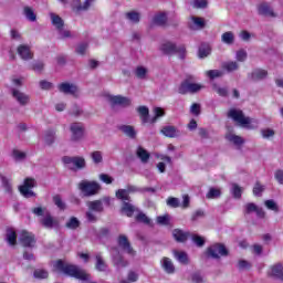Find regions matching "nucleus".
<instances>
[{"label":"nucleus","mask_w":283,"mask_h":283,"mask_svg":"<svg viewBox=\"0 0 283 283\" xmlns=\"http://www.w3.org/2000/svg\"><path fill=\"white\" fill-rule=\"evenodd\" d=\"M228 118H232L234 123L245 129H255L258 127V119L244 116V113L241 109L231 108L228 112Z\"/></svg>","instance_id":"nucleus-1"},{"label":"nucleus","mask_w":283,"mask_h":283,"mask_svg":"<svg viewBox=\"0 0 283 283\" xmlns=\"http://www.w3.org/2000/svg\"><path fill=\"white\" fill-rule=\"evenodd\" d=\"M70 132L72 143H81L85 138V125L83 123H72L70 125Z\"/></svg>","instance_id":"nucleus-2"},{"label":"nucleus","mask_w":283,"mask_h":283,"mask_svg":"<svg viewBox=\"0 0 283 283\" xmlns=\"http://www.w3.org/2000/svg\"><path fill=\"white\" fill-rule=\"evenodd\" d=\"M78 189L84 196H96L101 191V185L96 181L83 180L78 184Z\"/></svg>","instance_id":"nucleus-3"},{"label":"nucleus","mask_w":283,"mask_h":283,"mask_svg":"<svg viewBox=\"0 0 283 283\" xmlns=\"http://www.w3.org/2000/svg\"><path fill=\"white\" fill-rule=\"evenodd\" d=\"M205 90V85L198 83H191L189 80H185L179 86V94H196Z\"/></svg>","instance_id":"nucleus-4"},{"label":"nucleus","mask_w":283,"mask_h":283,"mask_svg":"<svg viewBox=\"0 0 283 283\" xmlns=\"http://www.w3.org/2000/svg\"><path fill=\"white\" fill-rule=\"evenodd\" d=\"M63 163L64 165H67L69 169H85V158L75 156V157H70L65 156L63 157Z\"/></svg>","instance_id":"nucleus-5"},{"label":"nucleus","mask_w":283,"mask_h":283,"mask_svg":"<svg viewBox=\"0 0 283 283\" xmlns=\"http://www.w3.org/2000/svg\"><path fill=\"white\" fill-rule=\"evenodd\" d=\"M208 256L218 260L224 255H229V251L223 244L217 243L208 248L207 250Z\"/></svg>","instance_id":"nucleus-6"},{"label":"nucleus","mask_w":283,"mask_h":283,"mask_svg":"<svg viewBox=\"0 0 283 283\" xmlns=\"http://www.w3.org/2000/svg\"><path fill=\"white\" fill-rule=\"evenodd\" d=\"M34 187H36V181L32 178H27L24 184L19 187V191L24 198H33L34 191H32V189H34Z\"/></svg>","instance_id":"nucleus-7"},{"label":"nucleus","mask_w":283,"mask_h":283,"mask_svg":"<svg viewBox=\"0 0 283 283\" xmlns=\"http://www.w3.org/2000/svg\"><path fill=\"white\" fill-rule=\"evenodd\" d=\"M11 95H12V98H14V101L21 105V107H25V105L30 104V95L21 92L18 88H12Z\"/></svg>","instance_id":"nucleus-8"},{"label":"nucleus","mask_w":283,"mask_h":283,"mask_svg":"<svg viewBox=\"0 0 283 283\" xmlns=\"http://www.w3.org/2000/svg\"><path fill=\"white\" fill-rule=\"evenodd\" d=\"M111 255H112V262H113L114 266H116V269H125V266H127L129 264V262H127L123 258V255L116 248L112 250Z\"/></svg>","instance_id":"nucleus-9"},{"label":"nucleus","mask_w":283,"mask_h":283,"mask_svg":"<svg viewBox=\"0 0 283 283\" xmlns=\"http://www.w3.org/2000/svg\"><path fill=\"white\" fill-rule=\"evenodd\" d=\"M57 90L62 92V94H70L71 96H76L78 94V87L67 82L59 84Z\"/></svg>","instance_id":"nucleus-10"},{"label":"nucleus","mask_w":283,"mask_h":283,"mask_svg":"<svg viewBox=\"0 0 283 283\" xmlns=\"http://www.w3.org/2000/svg\"><path fill=\"white\" fill-rule=\"evenodd\" d=\"M118 247L125 251V253H128V255H136V252L132 248V244H129V240L125 234H122L117 239Z\"/></svg>","instance_id":"nucleus-11"},{"label":"nucleus","mask_w":283,"mask_h":283,"mask_svg":"<svg viewBox=\"0 0 283 283\" xmlns=\"http://www.w3.org/2000/svg\"><path fill=\"white\" fill-rule=\"evenodd\" d=\"M18 54L22 59V61H30L34 57V53L30 45L21 44L18 46Z\"/></svg>","instance_id":"nucleus-12"},{"label":"nucleus","mask_w":283,"mask_h":283,"mask_svg":"<svg viewBox=\"0 0 283 283\" xmlns=\"http://www.w3.org/2000/svg\"><path fill=\"white\" fill-rule=\"evenodd\" d=\"M108 101L112 105H120L122 107H129L132 105V99L120 95H109Z\"/></svg>","instance_id":"nucleus-13"},{"label":"nucleus","mask_w":283,"mask_h":283,"mask_svg":"<svg viewBox=\"0 0 283 283\" xmlns=\"http://www.w3.org/2000/svg\"><path fill=\"white\" fill-rule=\"evenodd\" d=\"M20 242L24 247H34V244H36V240L34 239V234H32L31 232H28L25 230H22V232L20 234Z\"/></svg>","instance_id":"nucleus-14"},{"label":"nucleus","mask_w":283,"mask_h":283,"mask_svg":"<svg viewBox=\"0 0 283 283\" xmlns=\"http://www.w3.org/2000/svg\"><path fill=\"white\" fill-rule=\"evenodd\" d=\"M266 76H269V72L266 70L255 69L248 75V78H250V81L258 82V81H264Z\"/></svg>","instance_id":"nucleus-15"},{"label":"nucleus","mask_w":283,"mask_h":283,"mask_svg":"<svg viewBox=\"0 0 283 283\" xmlns=\"http://www.w3.org/2000/svg\"><path fill=\"white\" fill-rule=\"evenodd\" d=\"M226 139L228 140V143H230L231 145H234V147H237L238 149H240V147H242V145H244V138L235 135L234 133H227L226 134Z\"/></svg>","instance_id":"nucleus-16"},{"label":"nucleus","mask_w":283,"mask_h":283,"mask_svg":"<svg viewBox=\"0 0 283 283\" xmlns=\"http://www.w3.org/2000/svg\"><path fill=\"white\" fill-rule=\"evenodd\" d=\"M161 134L167 138H178L180 136V130L176 128V126H164L161 128Z\"/></svg>","instance_id":"nucleus-17"},{"label":"nucleus","mask_w":283,"mask_h":283,"mask_svg":"<svg viewBox=\"0 0 283 283\" xmlns=\"http://www.w3.org/2000/svg\"><path fill=\"white\" fill-rule=\"evenodd\" d=\"M244 213H256L258 218H264V210L258 207L255 203H247L244 207Z\"/></svg>","instance_id":"nucleus-18"},{"label":"nucleus","mask_w":283,"mask_h":283,"mask_svg":"<svg viewBox=\"0 0 283 283\" xmlns=\"http://www.w3.org/2000/svg\"><path fill=\"white\" fill-rule=\"evenodd\" d=\"M92 3H94V0H84L83 2L81 0H73L72 7L77 12H81V10H88Z\"/></svg>","instance_id":"nucleus-19"},{"label":"nucleus","mask_w":283,"mask_h":283,"mask_svg":"<svg viewBox=\"0 0 283 283\" xmlns=\"http://www.w3.org/2000/svg\"><path fill=\"white\" fill-rule=\"evenodd\" d=\"M269 275L271 277H276V280H282L283 282V266L281 263H277L275 265H272L270 271H269Z\"/></svg>","instance_id":"nucleus-20"},{"label":"nucleus","mask_w":283,"mask_h":283,"mask_svg":"<svg viewBox=\"0 0 283 283\" xmlns=\"http://www.w3.org/2000/svg\"><path fill=\"white\" fill-rule=\"evenodd\" d=\"M172 255H174L175 260H177V262H179V264H184V265L189 264V255L187 254V252L174 250Z\"/></svg>","instance_id":"nucleus-21"},{"label":"nucleus","mask_w":283,"mask_h":283,"mask_svg":"<svg viewBox=\"0 0 283 283\" xmlns=\"http://www.w3.org/2000/svg\"><path fill=\"white\" fill-rule=\"evenodd\" d=\"M258 12L259 14H262L263 17H277V14H275V12H273V9L271 8V6H269V3H261L258 7Z\"/></svg>","instance_id":"nucleus-22"},{"label":"nucleus","mask_w":283,"mask_h":283,"mask_svg":"<svg viewBox=\"0 0 283 283\" xmlns=\"http://www.w3.org/2000/svg\"><path fill=\"white\" fill-rule=\"evenodd\" d=\"M41 224L45 229H54V224H56V220L50 212H45L44 218L41 219Z\"/></svg>","instance_id":"nucleus-23"},{"label":"nucleus","mask_w":283,"mask_h":283,"mask_svg":"<svg viewBox=\"0 0 283 283\" xmlns=\"http://www.w3.org/2000/svg\"><path fill=\"white\" fill-rule=\"evenodd\" d=\"M161 266L164 271H166L168 274H174L176 273V266L174 265V261L171 259L164 256L161 259Z\"/></svg>","instance_id":"nucleus-24"},{"label":"nucleus","mask_w":283,"mask_h":283,"mask_svg":"<svg viewBox=\"0 0 283 283\" xmlns=\"http://www.w3.org/2000/svg\"><path fill=\"white\" fill-rule=\"evenodd\" d=\"M122 211H123V213H126V216L128 218H132L134 216V213L138 212V208H136V206H134L127 201H124Z\"/></svg>","instance_id":"nucleus-25"},{"label":"nucleus","mask_w":283,"mask_h":283,"mask_svg":"<svg viewBox=\"0 0 283 283\" xmlns=\"http://www.w3.org/2000/svg\"><path fill=\"white\" fill-rule=\"evenodd\" d=\"M51 17V23L54 25L55 30H61V28H64L65 22L62 18L59 17L56 13H50Z\"/></svg>","instance_id":"nucleus-26"},{"label":"nucleus","mask_w":283,"mask_h":283,"mask_svg":"<svg viewBox=\"0 0 283 283\" xmlns=\"http://www.w3.org/2000/svg\"><path fill=\"white\" fill-rule=\"evenodd\" d=\"M137 112L140 116L142 123L145 125L149 123V108L147 106H139L137 107Z\"/></svg>","instance_id":"nucleus-27"},{"label":"nucleus","mask_w":283,"mask_h":283,"mask_svg":"<svg viewBox=\"0 0 283 283\" xmlns=\"http://www.w3.org/2000/svg\"><path fill=\"white\" fill-rule=\"evenodd\" d=\"M176 46L174 42H164L160 45V50L164 54H176Z\"/></svg>","instance_id":"nucleus-28"},{"label":"nucleus","mask_w":283,"mask_h":283,"mask_svg":"<svg viewBox=\"0 0 283 283\" xmlns=\"http://www.w3.org/2000/svg\"><path fill=\"white\" fill-rule=\"evenodd\" d=\"M95 260H96V263H95V269L96 271H107V263L105 262V260H103V255H101V253H97L95 255Z\"/></svg>","instance_id":"nucleus-29"},{"label":"nucleus","mask_w":283,"mask_h":283,"mask_svg":"<svg viewBox=\"0 0 283 283\" xmlns=\"http://www.w3.org/2000/svg\"><path fill=\"white\" fill-rule=\"evenodd\" d=\"M23 15L25 17L27 21H31V23H34V21H36V13L31 7L23 8Z\"/></svg>","instance_id":"nucleus-30"},{"label":"nucleus","mask_w":283,"mask_h":283,"mask_svg":"<svg viewBox=\"0 0 283 283\" xmlns=\"http://www.w3.org/2000/svg\"><path fill=\"white\" fill-rule=\"evenodd\" d=\"M172 235H174V238H175V240H176L177 242H185V241L187 240V238H189V233L184 232V231L180 230V229H175V230L172 231Z\"/></svg>","instance_id":"nucleus-31"},{"label":"nucleus","mask_w":283,"mask_h":283,"mask_svg":"<svg viewBox=\"0 0 283 283\" xmlns=\"http://www.w3.org/2000/svg\"><path fill=\"white\" fill-rule=\"evenodd\" d=\"M221 41H222V43H226V45H233V43L235 41V35L231 31L224 32L221 35Z\"/></svg>","instance_id":"nucleus-32"},{"label":"nucleus","mask_w":283,"mask_h":283,"mask_svg":"<svg viewBox=\"0 0 283 283\" xmlns=\"http://www.w3.org/2000/svg\"><path fill=\"white\" fill-rule=\"evenodd\" d=\"M191 21H192V24L190 25L191 30H202V28H205V19L192 17Z\"/></svg>","instance_id":"nucleus-33"},{"label":"nucleus","mask_w":283,"mask_h":283,"mask_svg":"<svg viewBox=\"0 0 283 283\" xmlns=\"http://www.w3.org/2000/svg\"><path fill=\"white\" fill-rule=\"evenodd\" d=\"M7 242L10 247L17 244V232L12 228L7 229Z\"/></svg>","instance_id":"nucleus-34"},{"label":"nucleus","mask_w":283,"mask_h":283,"mask_svg":"<svg viewBox=\"0 0 283 283\" xmlns=\"http://www.w3.org/2000/svg\"><path fill=\"white\" fill-rule=\"evenodd\" d=\"M120 132H123L125 136H128V138H136L137 133L134 126H129V125L120 126Z\"/></svg>","instance_id":"nucleus-35"},{"label":"nucleus","mask_w":283,"mask_h":283,"mask_svg":"<svg viewBox=\"0 0 283 283\" xmlns=\"http://www.w3.org/2000/svg\"><path fill=\"white\" fill-rule=\"evenodd\" d=\"M154 25H165L167 23V13H157L153 18Z\"/></svg>","instance_id":"nucleus-36"},{"label":"nucleus","mask_w":283,"mask_h":283,"mask_svg":"<svg viewBox=\"0 0 283 283\" xmlns=\"http://www.w3.org/2000/svg\"><path fill=\"white\" fill-rule=\"evenodd\" d=\"M125 17L130 23H140V13L136 11H129L125 14Z\"/></svg>","instance_id":"nucleus-37"},{"label":"nucleus","mask_w":283,"mask_h":283,"mask_svg":"<svg viewBox=\"0 0 283 283\" xmlns=\"http://www.w3.org/2000/svg\"><path fill=\"white\" fill-rule=\"evenodd\" d=\"M198 54L199 59H207L211 54V46L209 44H201Z\"/></svg>","instance_id":"nucleus-38"},{"label":"nucleus","mask_w":283,"mask_h":283,"mask_svg":"<svg viewBox=\"0 0 283 283\" xmlns=\"http://www.w3.org/2000/svg\"><path fill=\"white\" fill-rule=\"evenodd\" d=\"M223 70H227V72H238V70H240V64H238V62H226L223 64Z\"/></svg>","instance_id":"nucleus-39"},{"label":"nucleus","mask_w":283,"mask_h":283,"mask_svg":"<svg viewBox=\"0 0 283 283\" xmlns=\"http://www.w3.org/2000/svg\"><path fill=\"white\" fill-rule=\"evenodd\" d=\"M88 209L91 211H95L96 213H101V211H103V202H101V201H91L88 203Z\"/></svg>","instance_id":"nucleus-40"},{"label":"nucleus","mask_w":283,"mask_h":283,"mask_svg":"<svg viewBox=\"0 0 283 283\" xmlns=\"http://www.w3.org/2000/svg\"><path fill=\"white\" fill-rule=\"evenodd\" d=\"M137 156L142 160V163H147L149 160V154L143 147L137 148Z\"/></svg>","instance_id":"nucleus-41"},{"label":"nucleus","mask_w":283,"mask_h":283,"mask_svg":"<svg viewBox=\"0 0 283 283\" xmlns=\"http://www.w3.org/2000/svg\"><path fill=\"white\" fill-rule=\"evenodd\" d=\"M221 191L218 188H210L208 193L206 195V198H208V200H213L216 198H220L221 196Z\"/></svg>","instance_id":"nucleus-42"},{"label":"nucleus","mask_w":283,"mask_h":283,"mask_svg":"<svg viewBox=\"0 0 283 283\" xmlns=\"http://www.w3.org/2000/svg\"><path fill=\"white\" fill-rule=\"evenodd\" d=\"M147 72H148L147 67L137 66L135 70V75L137 76V78L145 80L147 78Z\"/></svg>","instance_id":"nucleus-43"},{"label":"nucleus","mask_w":283,"mask_h":283,"mask_svg":"<svg viewBox=\"0 0 283 283\" xmlns=\"http://www.w3.org/2000/svg\"><path fill=\"white\" fill-rule=\"evenodd\" d=\"M43 139L45 145H52V143H54L55 139V133L53 130H46L44 133Z\"/></svg>","instance_id":"nucleus-44"},{"label":"nucleus","mask_w":283,"mask_h":283,"mask_svg":"<svg viewBox=\"0 0 283 283\" xmlns=\"http://www.w3.org/2000/svg\"><path fill=\"white\" fill-rule=\"evenodd\" d=\"M116 198L123 200V202L129 201V192H127V189H119L116 191Z\"/></svg>","instance_id":"nucleus-45"},{"label":"nucleus","mask_w":283,"mask_h":283,"mask_svg":"<svg viewBox=\"0 0 283 283\" xmlns=\"http://www.w3.org/2000/svg\"><path fill=\"white\" fill-rule=\"evenodd\" d=\"M153 112L155 116L150 119V123H156L158 118H163V116H165V109H163L161 107H155Z\"/></svg>","instance_id":"nucleus-46"},{"label":"nucleus","mask_w":283,"mask_h":283,"mask_svg":"<svg viewBox=\"0 0 283 283\" xmlns=\"http://www.w3.org/2000/svg\"><path fill=\"white\" fill-rule=\"evenodd\" d=\"M224 72L220 71V70H210L206 72V76H208V78H211L213 81V78H220V76H223Z\"/></svg>","instance_id":"nucleus-47"},{"label":"nucleus","mask_w":283,"mask_h":283,"mask_svg":"<svg viewBox=\"0 0 283 283\" xmlns=\"http://www.w3.org/2000/svg\"><path fill=\"white\" fill-rule=\"evenodd\" d=\"M53 202L60 209V211H65V201L61 198V196L56 195L53 197Z\"/></svg>","instance_id":"nucleus-48"},{"label":"nucleus","mask_w":283,"mask_h":283,"mask_svg":"<svg viewBox=\"0 0 283 283\" xmlns=\"http://www.w3.org/2000/svg\"><path fill=\"white\" fill-rule=\"evenodd\" d=\"M91 158L95 165H101L103 163V153L95 150L91 154Z\"/></svg>","instance_id":"nucleus-49"},{"label":"nucleus","mask_w":283,"mask_h":283,"mask_svg":"<svg viewBox=\"0 0 283 283\" xmlns=\"http://www.w3.org/2000/svg\"><path fill=\"white\" fill-rule=\"evenodd\" d=\"M166 205L172 209H178V207H180V199L176 197H169L166 201Z\"/></svg>","instance_id":"nucleus-50"},{"label":"nucleus","mask_w":283,"mask_h":283,"mask_svg":"<svg viewBox=\"0 0 283 283\" xmlns=\"http://www.w3.org/2000/svg\"><path fill=\"white\" fill-rule=\"evenodd\" d=\"M12 157L17 160V163H21V160H25L27 155L24 151H21L19 149H14L12 151Z\"/></svg>","instance_id":"nucleus-51"},{"label":"nucleus","mask_w":283,"mask_h":283,"mask_svg":"<svg viewBox=\"0 0 283 283\" xmlns=\"http://www.w3.org/2000/svg\"><path fill=\"white\" fill-rule=\"evenodd\" d=\"M208 4H209V2L207 0H192L191 1L192 8H196L197 10L205 9V8H207Z\"/></svg>","instance_id":"nucleus-52"},{"label":"nucleus","mask_w":283,"mask_h":283,"mask_svg":"<svg viewBox=\"0 0 283 283\" xmlns=\"http://www.w3.org/2000/svg\"><path fill=\"white\" fill-rule=\"evenodd\" d=\"M212 90L217 92L220 96H223V97L229 96V88L227 87H221L218 84H214L212 86Z\"/></svg>","instance_id":"nucleus-53"},{"label":"nucleus","mask_w":283,"mask_h":283,"mask_svg":"<svg viewBox=\"0 0 283 283\" xmlns=\"http://www.w3.org/2000/svg\"><path fill=\"white\" fill-rule=\"evenodd\" d=\"M2 187L7 193L12 192V181L8 179L7 177H2Z\"/></svg>","instance_id":"nucleus-54"},{"label":"nucleus","mask_w":283,"mask_h":283,"mask_svg":"<svg viewBox=\"0 0 283 283\" xmlns=\"http://www.w3.org/2000/svg\"><path fill=\"white\" fill-rule=\"evenodd\" d=\"M175 54H178L179 59L185 60L187 56V48L182 44L176 46Z\"/></svg>","instance_id":"nucleus-55"},{"label":"nucleus","mask_w":283,"mask_h":283,"mask_svg":"<svg viewBox=\"0 0 283 283\" xmlns=\"http://www.w3.org/2000/svg\"><path fill=\"white\" fill-rule=\"evenodd\" d=\"M67 229H78L81 227V221L76 219V217H72L67 222H66Z\"/></svg>","instance_id":"nucleus-56"},{"label":"nucleus","mask_w":283,"mask_h":283,"mask_svg":"<svg viewBox=\"0 0 283 283\" xmlns=\"http://www.w3.org/2000/svg\"><path fill=\"white\" fill-rule=\"evenodd\" d=\"M136 220L137 222H143L144 224H151V219H149V217L143 212H138Z\"/></svg>","instance_id":"nucleus-57"},{"label":"nucleus","mask_w":283,"mask_h":283,"mask_svg":"<svg viewBox=\"0 0 283 283\" xmlns=\"http://www.w3.org/2000/svg\"><path fill=\"white\" fill-rule=\"evenodd\" d=\"M231 193L234 198H242V188L237 184H232Z\"/></svg>","instance_id":"nucleus-58"},{"label":"nucleus","mask_w":283,"mask_h":283,"mask_svg":"<svg viewBox=\"0 0 283 283\" xmlns=\"http://www.w3.org/2000/svg\"><path fill=\"white\" fill-rule=\"evenodd\" d=\"M265 207H266V209H270V211H275V213H277V211H280V207H277V203L273 200H266Z\"/></svg>","instance_id":"nucleus-59"},{"label":"nucleus","mask_w":283,"mask_h":283,"mask_svg":"<svg viewBox=\"0 0 283 283\" xmlns=\"http://www.w3.org/2000/svg\"><path fill=\"white\" fill-rule=\"evenodd\" d=\"M238 269L240 271H249V269H251V263L247 260H239Z\"/></svg>","instance_id":"nucleus-60"},{"label":"nucleus","mask_w":283,"mask_h":283,"mask_svg":"<svg viewBox=\"0 0 283 283\" xmlns=\"http://www.w3.org/2000/svg\"><path fill=\"white\" fill-rule=\"evenodd\" d=\"M262 138H273L275 136V130L271 128L261 129Z\"/></svg>","instance_id":"nucleus-61"},{"label":"nucleus","mask_w":283,"mask_h":283,"mask_svg":"<svg viewBox=\"0 0 283 283\" xmlns=\"http://www.w3.org/2000/svg\"><path fill=\"white\" fill-rule=\"evenodd\" d=\"M48 271L45 270H35L34 271V277H36L38 280H45V277H48Z\"/></svg>","instance_id":"nucleus-62"},{"label":"nucleus","mask_w":283,"mask_h":283,"mask_svg":"<svg viewBox=\"0 0 283 283\" xmlns=\"http://www.w3.org/2000/svg\"><path fill=\"white\" fill-rule=\"evenodd\" d=\"M237 61L240 63H244L247 61V51L244 50H239L235 55Z\"/></svg>","instance_id":"nucleus-63"},{"label":"nucleus","mask_w":283,"mask_h":283,"mask_svg":"<svg viewBox=\"0 0 283 283\" xmlns=\"http://www.w3.org/2000/svg\"><path fill=\"white\" fill-rule=\"evenodd\" d=\"M192 242H195V244H197V247H205V238H202L198 234L192 235Z\"/></svg>","instance_id":"nucleus-64"}]
</instances>
